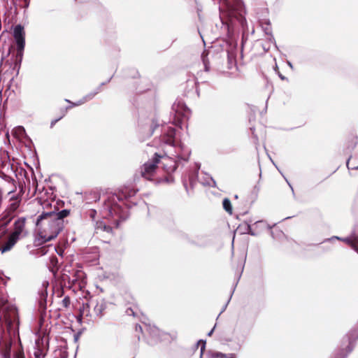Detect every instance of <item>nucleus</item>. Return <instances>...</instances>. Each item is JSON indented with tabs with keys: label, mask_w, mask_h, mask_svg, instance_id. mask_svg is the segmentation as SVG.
<instances>
[{
	"label": "nucleus",
	"mask_w": 358,
	"mask_h": 358,
	"mask_svg": "<svg viewBox=\"0 0 358 358\" xmlns=\"http://www.w3.org/2000/svg\"><path fill=\"white\" fill-rule=\"evenodd\" d=\"M8 182H12L13 185V188L8 192V194H10L11 193H13L15 191L16 187L14 185L15 180L13 179L9 178Z\"/></svg>",
	"instance_id": "cd10ccee"
},
{
	"label": "nucleus",
	"mask_w": 358,
	"mask_h": 358,
	"mask_svg": "<svg viewBox=\"0 0 358 358\" xmlns=\"http://www.w3.org/2000/svg\"><path fill=\"white\" fill-rule=\"evenodd\" d=\"M126 313L128 315H132V316H135L136 315V313H135L134 310L131 308H128L126 310Z\"/></svg>",
	"instance_id": "bb28decb"
},
{
	"label": "nucleus",
	"mask_w": 358,
	"mask_h": 358,
	"mask_svg": "<svg viewBox=\"0 0 358 358\" xmlns=\"http://www.w3.org/2000/svg\"><path fill=\"white\" fill-rule=\"evenodd\" d=\"M57 296H59V297L62 296L63 294H64V289H63V288L62 287L60 289H59L57 291Z\"/></svg>",
	"instance_id": "7c9ffc66"
},
{
	"label": "nucleus",
	"mask_w": 358,
	"mask_h": 358,
	"mask_svg": "<svg viewBox=\"0 0 358 358\" xmlns=\"http://www.w3.org/2000/svg\"><path fill=\"white\" fill-rule=\"evenodd\" d=\"M135 331L138 334V333H142V331H143L142 327L140 324H136V326H135Z\"/></svg>",
	"instance_id": "c85d7f7f"
},
{
	"label": "nucleus",
	"mask_w": 358,
	"mask_h": 358,
	"mask_svg": "<svg viewBox=\"0 0 358 358\" xmlns=\"http://www.w3.org/2000/svg\"><path fill=\"white\" fill-rule=\"evenodd\" d=\"M8 152L5 150H0V167H3L8 160Z\"/></svg>",
	"instance_id": "4be33fe9"
},
{
	"label": "nucleus",
	"mask_w": 358,
	"mask_h": 358,
	"mask_svg": "<svg viewBox=\"0 0 358 358\" xmlns=\"http://www.w3.org/2000/svg\"><path fill=\"white\" fill-rule=\"evenodd\" d=\"M347 147L354 149L357 143V136L352 133L346 136Z\"/></svg>",
	"instance_id": "dca6fc26"
},
{
	"label": "nucleus",
	"mask_w": 358,
	"mask_h": 358,
	"mask_svg": "<svg viewBox=\"0 0 358 358\" xmlns=\"http://www.w3.org/2000/svg\"><path fill=\"white\" fill-rule=\"evenodd\" d=\"M279 76H280V77L281 78L282 80H284V77L282 75L279 74Z\"/></svg>",
	"instance_id": "4c0bfd02"
},
{
	"label": "nucleus",
	"mask_w": 358,
	"mask_h": 358,
	"mask_svg": "<svg viewBox=\"0 0 358 358\" xmlns=\"http://www.w3.org/2000/svg\"><path fill=\"white\" fill-rule=\"evenodd\" d=\"M40 252H41V255H44L46 252V248H41L39 249Z\"/></svg>",
	"instance_id": "f704fd0d"
},
{
	"label": "nucleus",
	"mask_w": 358,
	"mask_h": 358,
	"mask_svg": "<svg viewBox=\"0 0 358 358\" xmlns=\"http://www.w3.org/2000/svg\"><path fill=\"white\" fill-rule=\"evenodd\" d=\"M49 270L55 276L59 270L58 259L56 256L53 255L50 258V263L48 264Z\"/></svg>",
	"instance_id": "2eb2a0df"
},
{
	"label": "nucleus",
	"mask_w": 358,
	"mask_h": 358,
	"mask_svg": "<svg viewBox=\"0 0 358 358\" xmlns=\"http://www.w3.org/2000/svg\"><path fill=\"white\" fill-rule=\"evenodd\" d=\"M15 215L13 213H6V210L3 211V213L1 215L0 220V227L1 228H5L8 226V224L11 222V220L15 217Z\"/></svg>",
	"instance_id": "f8f14e48"
},
{
	"label": "nucleus",
	"mask_w": 358,
	"mask_h": 358,
	"mask_svg": "<svg viewBox=\"0 0 358 358\" xmlns=\"http://www.w3.org/2000/svg\"><path fill=\"white\" fill-rule=\"evenodd\" d=\"M36 358H44L45 354L40 350L38 349L37 351L34 352Z\"/></svg>",
	"instance_id": "a878e982"
},
{
	"label": "nucleus",
	"mask_w": 358,
	"mask_h": 358,
	"mask_svg": "<svg viewBox=\"0 0 358 358\" xmlns=\"http://www.w3.org/2000/svg\"><path fill=\"white\" fill-rule=\"evenodd\" d=\"M22 195L20 194L12 196L9 199V204L6 209V213H8L10 212L15 214L16 210L20 207Z\"/></svg>",
	"instance_id": "1a4fd4ad"
},
{
	"label": "nucleus",
	"mask_w": 358,
	"mask_h": 358,
	"mask_svg": "<svg viewBox=\"0 0 358 358\" xmlns=\"http://www.w3.org/2000/svg\"><path fill=\"white\" fill-rule=\"evenodd\" d=\"M165 180L166 182H172L173 181V178L172 176H168L165 178Z\"/></svg>",
	"instance_id": "473e14b6"
},
{
	"label": "nucleus",
	"mask_w": 358,
	"mask_h": 358,
	"mask_svg": "<svg viewBox=\"0 0 358 358\" xmlns=\"http://www.w3.org/2000/svg\"><path fill=\"white\" fill-rule=\"evenodd\" d=\"M21 62L22 60L18 61L15 55H12L10 59L5 62L2 59L0 63V76H3L4 79L13 80L14 76L19 73Z\"/></svg>",
	"instance_id": "39448f33"
},
{
	"label": "nucleus",
	"mask_w": 358,
	"mask_h": 358,
	"mask_svg": "<svg viewBox=\"0 0 358 358\" xmlns=\"http://www.w3.org/2000/svg\"><path fill=\"white\" fill-rule=\"evenodd\" d=\"M94 214H95V211H94V210H92V211L91 212V215H90V216H91L92 217H94Z\"/></svg>",
	"instance_id": "c9c22d12"
},
{
	"label": "nucleus",
	"mask_w": 358,
	"mask_h": 358,
	"mask_svg": "<svg viewBox=\"0 0 358 358\" xmlns=\"http://www.w3.org/2000/svg\"><path fill=\"white\" fill-rule=\"evenodd\" d=\"M57 253H58L60 256H62L63 250H60V251H57Z\"/></svg>",
	"instance_id": "e433bc0d"
},
{
	"label": "nucleus",
	"mask_w": 358,
	"mask_h": 358,
	"mask_svg": "<svg viewBox=\"0 0 358 358\" xmlns=\"http://www.w3.org/2000/svg\"><path fill=\"white\" fill-rule=\"evenodd\" d=\"M266 27L264 28V29L266 32L268 34L269 32H271L270 23H266Z\"/></svg>",
	"instance_id": "2f4dec72"
},
{
	"label": "nucleus",
	"mask_w": 358,
	"mask_h": 358,
	"mask_svg": "<svg viewBox=\"0 0 358 358\" xmlns=\"http://www.w3.org/2000/svg\"><path fill=\"white\" fill-rule=\"evenodd\" d=\"M247 231H248L247 232L248 234H250L253 235V233H252V231H251V227L249 224H248V226H247Z\"/></svg>",
	"instance_id": "72a5a7b5"
},
{
	"label": "nucleus",
	"mask_w": 358,
	"mask_h": 358,
	"mask_svg": "<svg viewBox=\"0 0 358 358\" xmlns=\"http://www.w3.org/2000/svg\"><path fill=\"white\" fill-rule=\"evenodd\" d=\"M162 157L157 153L155 154L152 160L148 161L141 166V175L144 178L152 180L158 168V164Z\"/></svg>",
	"instance_id": "423d86ee"
},
{
	"label": "nucleus",
	"mask_w": 358,
	"mask_h": 358,
	"mask_svg": "<svg viewBox=\"0 0 358 358\" xmlns=\"http://www.w3.org/2000/svg\"><path fill=\"white\" fill-rule=\"evenodd\" d=\"M95 230L96 234L106 232L110 235L113 234V228L103 222H96Z\"/></svg>",
	"instance_id": "ddd939ff"
},
{
	"label": "nucleus",
	"mask_w": 358,
	"mask_h": 358,
	"mask_svg": "<svg viewBox=\"0 0 358 358\" xmlns=\"http://www.w3.org/2000/svg\"><path fill=\"white\" fill-rule=\"evenodd\" d=\"M137 190L130 187H123L117 194H113L108 197L103 204V208L107 215L110 217H117L120 220H125L127 214L125 209L119 202L134 196Z\"/></svg>",
	"instance_id": "7ed1b4c3"
},
{
	"label": "nucleus",
	"mask_w": 358,
	"mask_h": 358,
	"mask_svg": "<svg viewBox=\"0 0 358 358\" xmlns=\"http://www.w3.org/2000/svg\"><path fill=\"white\" fill-rule=\"evenodd\" d=\"M176 130L173 128H169L166 134L163 136V141L166 144L173 145L175 142Z\"/></svg>",
	"instance_id": "4468645a"
},
{
	"label": "nucleus",
	"mask_w": 358,
	"mask_h": 358,
	"mask_svg": "<svg viewBox=\"0 0 358 358\" xmlns=\"http://www.w3.org/2000/svg\"><path fill=\"white\" fill-rule=\"evenodd\" d=\"M110 308H112L110 303L105 301L104 299L99 298L95 301L94 313L97 317L101 318L110 312Z\"/></svg>",
	"instance_id": "0eeeda50"
},
{
	"label": "nucleus",
	"mask_w": 358,
	"mask_h": 358,
	"mask_svg": "<svg viewBox=\"0 0 358 358\" xmlns=\"http://www.w3.org/2000/svg\"><path fill=\"white\" fill-rule=\"evenodd\" d=\"M212 332H213V330L208 334V335L210 336Z\"/></svg>",
	"instance_id": "58836bf2"
},
{
	"label": "nucleus",
	"mask_w": 358,
	"mask_h": 358,
	"mask_svg": "<svg viewBox=\"0 0 358 358\" xmlns=\"http://www.w3.org/2000/svg\"><path fill=\"white\" fill-rule=\"evenodd\" d=\"M68 113V108L65 106H59L55 110L56 118L51 121L50 127L52 128L55 124L62 119Z\"/></svg>",
	"instance_id": "9d476101"
},
{
	"label": "nucleus",
	"mask_w": 358,
	"mask_h": 358,
	"mask_svg": "<svg viewBox=\"0 0 358 358\" xmlns=\"http://www.w3.org/2000/svg\"><path fill=\"white\" fill-rule=\"evenodd\" d=\"M357 338H354L352 333H350L348 338V344L345 348L340 350L332 358H345L348 354L353 350V343Z\"/></svg>",
	"instance_id": "6e6552de"
},
{
	"label": "nucleus",
	"mask_w": 358,
	"mask_h": 358,
	"mask_svg": "<svg viewBox=\"0 0 358 358\" xmlns=\"http://www.w3.org/2000/svg\"><path fill=\"white\" fill-rule=\"evenodd\" d=\"M69 214L70 210L64 209L57 213L48 212L40 215L36 221L38 240L43 243L57 238L64 229V218L68 217Z\"/></svg>",
	"instance_id": "f257e3e1"
},
{
	"label": "nucleus",
	"mask_w": 358,
	"mask_h": 358,
	"mask_svg": "<svg viewBox=\"0 0 358 358\" xmlns=\"http://www.w3.org/2000/svg\"><path fill=\"white\" fill-rule=\"evenodd\" d=\"M19 358V357H18Z\"/></svg>",
	"instance_id": "ea45409f"
},
{
	"label": "nucleus",
	"mask_w": 358,
	"mask_h": 358,
	"mask_svg": "<svg viewBox=\"0 0 358 358\" xmlns=\"http://www.w3.org/2000/svg\"><path fill=\"white\" fill-rule=\"evenodd\" d=\"M345 241L358 252V238L356 237L349 238Z\"/></svg>",
	"instance_id": "5701e85b"
},
{
	"label": "nucleus",
	"mask_w": 358,
	"mask_h": 358,
	"mask_svg": "<svg viewBox=\"0 0 358 358\" xmlns=\"http://www.w3.org/2000/svg\"><path fill=\"white\" fill-rule=\"evenodd\" d=\"M86 8L88 10H95L101 6L98 0H86L85 1Z\"/></svg>",
	"instance_id": "a211bd4d"
},
{
	"label": "nucleus",
	"mask_w": 358,
	"mask_h": 358,
	"mask_svg": "<svg viewBox=\"0 0 358 358\" xmlns=\"http://www.w3.org/2000/svg\"><path fill=\"white\" fill-rule=\"evenodd\" d=\"M71 305V299L69 296H66L60 302V310H67Z\"/></svg>",
	"instance_id": "6ab92c4d"
},
{
	"label": "nucleus",
	"mask_w": 358,
	"mask_h": 358,
	"mask_svg": "<svg viewBox=\"0 0 358 358\" xmlns=\"http://www.w3.org/2000/svg\"><path fill=\"white\" fill-rule=\"evenodd\" d=\"M347 166L348 168L350 169H355V170H357L358 169V166H350V159L348 160L347 162Z\"/></svg>",
	"instance_id": "c756f323"
},
{
	"label": "nucleus",
	"mask_w": 358,
	"mask_h": 358,
	"mask_svg": "<svg viewBox=\"0 0 358 358\" xmlns=\"http://www.w3.org/2000/svg\"><path fill=\"white\" fill-rule=\"evenodd\" d=\"M65 101L68 102L69 103V106H65L66 108H68V110H71V108H73V107L75 106H80L82 104H83L85 101H86V99H83L80 101H78V102H72L68 99H65Z\"/></svg>",
	"instance_id": "393cba45"
},
{
	"label": "nucleus",
	"mask_w": 358,
	"mask_h": 358,
	"mask_svg": "<svg viewBox=\"0 0 358 358\" xmlns=\"http://www.w3.org/2000/svg\"><path fill=\"white\" fill-rule=\"evenodd\" d=\"M26 225L27 219L24 217H18L15 220L6 239L0 242V250L2 253L10 251L19 240L27 236L28 231Z\"/></svg>",
	"instance_id": "20e7f679"
},
{
	"label": "nucleus",
	"mask_w": 358,
	"mask_h": 358,
	"mask_svg": "<svg viewBox=\"0 0 358 358\" xmlns=\"http://www.w3.org/2000/svg\"><path fill=\"white\" fill-rule=\"evenodd\" d=\"M212 358H236V355L231 354H223L221 352H214L212 354Z\"/></svg>",
	"instance_id": "b1692460"
},
{
	"label": "nucleus",
	"mask_w": 358,
	"mask_h": 358,
	"mask_svg": "<svg viewBox=\"0 0 358 358\" xmlns=\"http://www.w3.org/2000/svg\"><path fill=\"white\" fill-rule=\"evenodd\" d=\"M24 31L22 26L17 24L15 27L13 31V36L15 40L24 37Z\"/></svg>",
	"instance_id": "f3484780"
},
{
	"label": "nucleus",
	"mask_w": 358,
	"mask_h": 358,
	"mask_svg": "<svg viewBox=\"0 0 358 358\" xmlns=\"http://www.w3.org/2000/svg\"><path fill=\"white\" fill-rule=\"evenodd\" d=\"M90 315V304L88 303H83V307L80 308V317H87Z\"/></svg>",
	"instance_id": "412c9836"
},
{
	"label": "nucleus",
	"mask_w": 358,
	"mask_h": 358,
	"mask_svg": "<svg viewBox=\"0 0 358 358\" xmlns=\"http://www.w3.org/2000/svg\"><path fill=\"white\" fill-rule=\"evenodd\" d=\"M223 208L229 214L232 215L233 208L231 206V201L228 198L224 199L222 201Z\"/></svg>",
	"instance_id": "aec40b11"
},
{
	"label": "nucleus",
	"mask_w": 358,
	"mask_h": 358,
	"mask_svg": "<svg viewBox=\"0 0 358 358\" xmlns=\"http://www.w3.org/2000/svg\"><path fill=\"white\" fill-rule=\"evenodd\" d=\"M218 1L220 3V19L222 24L227 26L229 35L233 30L235 21H237L242 27L246 25L245 10L241 0Z\"/></svg>",
	"instance_id": "f03ea898"
},
{
	"label": "nucleus",
	"mask_w": 358,
	"mask_h": 358,
	"mask_svg": "<svg viewBox=\"0 0 358 358\" xmlns=\"http://www.w3.org/2000/svg\"><path fill=\"white\" fill-rule=\"evenodd\" d=\"M17 45V51L15 53L16 57H17V60H22L23 58V52L25 45V39L24 37L15 40Z\"/></svg>",
	"instance_id": "9b49d317"
}]
</instances>
